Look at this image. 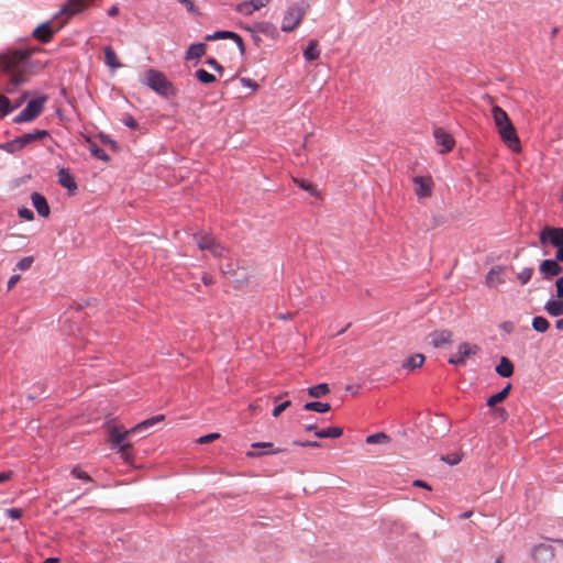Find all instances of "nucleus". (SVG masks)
Segmentation results:
<instances>
[{
	"mask_svg": "<svg viewBox=\"0 0 563 563\" xmlns=\"http://www.w3.org/2000/svg\"><path fill=\"white\" fill-rule=\"evenodd\" d=\"M206 64H207L208 66H210L211 68H213V69H214L217 73H219L220 75H222V74H223V71H224L223 66H221V65H220V64H219L214 58H208V59L206 60Z\"/></svg>",
	"mask_w": 563,
	"mask_h": 563,
	"instance_id": "nucleus-50",
	"label": "nucleus"
},
{
	"mask_svg": "<svg viewBox=\"0 0 563 563\" xmlns=\"http://www.w3.org/2000/svg\"><path fill=\"white\" fill-rule=\"evenodd\" d=\"M32 203L36 210V212L43 217L47 218L49 216V206L45 199V197L38 192H33L31 195Z\"/></svg>",
	"mask_w": 563,
	"mask_h": 563,
	"instance_id": "nucleus-20",
	"label": "nucleus"
},
{
	"mask_svg": "<svg viewBox=\"0 0 563 563\" xmlns=\"http://www.w3.org/2000/svg\"><path fill=\"white\" fill-rule=\"evenodd\" d=\"M195 77L202 84H212L216 81V77L202 68L196 70Z\"/></svg>",
	"mask_w": 563,
	"mask_h": 563,
	"instance_id": "nucleus-38",
	"label": "nucleus"
},
{
	"mask_svg": "<svg viewBox=\"0 0 563 563\" xmlns=\"http://www.w3.org/2000/svg\"><path fill=\"white\" fill-rule=\"evenodd\" d=\"M206 53V45L203 43L191 44L186 52L185 58L187 60L199 59Z\"/></svg>",
	"mask_w": 563,
	"mask_h": 563,
	"instance_id": "nucleus-25",
	"label": "nucleus"
},
{
	"mask_svg": "<svg viewBox=\"0 0 563 563\" xmlns=\"http://www.w3.org/2000/svg\"><path fill=\"white\" fill-rule=\"evenodd\" d=\"M497 132L501 141L506 144V146L509 150H511L512 152L520 151V141L517 135L516 129L510 120L507 123L498 126Z\"/></svg>",
	"mask_w": 563,
	"mask_h": 563,
	"instance_id": "nucleus-9",
	"label": "nucleus"
},
{
	"mask_svg": "<svg viewBox=\"0 0 563 563\" xmlns=\"http://www.w3.org/2000/svg\"><path fill=\"white\" fill-rule=\"evenodd\" d=\"M501 271L503 268L500 266H495L487 273L486 283L488 286H497L504 283Z\"/></svg>",
	"mask_w": 563,
	"mask_h": 563,
	"instance_id": "nucleus-27",
	"label": "nucleus"
},
{
	"mask_svg": "<svg viewBox=\"0 0 563 563\" xmlns=\"http://www.w3.org/2000/svg\"><path fill=\"white\" fill-rule=\"evenodd\" d=\"M492 117L496 129L510 120L506 111L498 106L492 108Z\"/></svg>",
	"mask_w": 563,
	"mask_h": 563,
	"instance_id": "nucleus-28",
	"label": "nucleus"
},
{
	"mask_svg": "<svg viewBox=\"0 0 563 563\" xmlns=\"http://www.w3.org/2000/svg\"><path fill=\"white\" fill-rule=\"evenodd\" d=\"M118 13H119V7H118L117 4L112 5V7L108 10V15H109V16H115Z\"/></svg>",
	"mask_w": 563,
	"mask_h": 563,
	"instance_id": "nucleus-59",
	"label": "nucleus"
},
{
	"mask_svg": "<svg viewBox=\"0 0 563 563\" xmlns=\"http://www.w3.org/2000/svg\"><path fill=\"white\" fill-rule=\"evenodd\" d=\"M424 356L422 354H413L407 357L402 363V368L411 372L416 368H419L423 365Z\"/></svg>",
	"mask_w": 563,
	"mask_h": 563,
	"instance_id": "nucleus-24",
	"label": "nucleus"
},
{
	"mask_svg": "<svg viewBox=\"0 0 563 563\" xmlns=\"http://www.w3.org/2000/svg\"><path fill=\"white\" fill-rule=\"evenodd\" d=\"M11 477V472H1L0 473V483L8 481Z\"/></svg>",
	"mask_w": 563,
	"mask_h": 563,
	"instance_id": "nucleus-61",
	"label": "nucleus"
},
{
	"mask_svg": "<svg viewBox=\"0 0 563 563\" xmlns=\"http://www.w3.org/2000/svg\"><path fill=\"white\" fill-rule=\"evenodd\" d=\"M57 561V558H48L47 560L44 561V563H56Z\"/></svg>",
	"mask_w": 563,
	"mask_h": 563,
	"instance_id": "nucleus-64",
	"label": "nucleus"
},
{
	"mask_svg": "<svg viewBox=\"0 0 563 563\" xmlns=\"http://www.w3.org/2000/svg\"><path fill=\"white\" fill-rule=\"evenodd\" d=\"M268 2H269V0H250V1H244V2H242V3H240L238 5V11L243 13V14H245V15H251L255 11L264 8Z\"/></svg>",
	"mask_w": 563,
	"mask_h": 563,
	"instance_id": "nucleus-18",
	"label": "nucleus"
},
{
	"mask_svg": "<svg viewBox=\"0 0 563 563\" xmlns=\"http://www.w3.org/2000/svg\"><path fill=\"white\" fill-rule=\"evenodd\" d=\"M415 192L418 198H426L431 195L433 181L431 177L416 176L412 179Z\"/></svg>",
	"mask_w": 563,
	"mask_h": 563,
	"instance_id": "nucleus-15",
	"label": "nucleus"
},
{
	"mask_svg": "<svg viewBox=\"0 0 563 563\" xmlns=\"http://www.w3.org/2000/svg\"><path fill=\"white\" fill-rule=\"evenodd\" d=\"M295 183L301 189L308 191L311 196H316L317 195V190H316L314 186L310 181L305 180V179H295Z\"/></svg>",
	"mask_w": 563,
	"mask_h": 563,
	"instance_id": "nucleus-43",
	"label": "nucleus"
},
{
	"mask_svg": "<svg viewBox=\"0 0 563 563\" xmlns=\"http://www.w3.org/2000/svg\"><path fill=\"white\" fill-rule=\"evenodd\" d=\"M20 280V275H12L8 280V288H12Z\"/></svg>",
	"mask_w": 563,
	"mask_h": 563,
	"instance_id": "nucleus-57",
	"label": "nucleus"
},
{
	"mask_svg": "<svg viewBox=\"0 0 563 563\" xmlns=\"http://www.w3.org/2000/svg\"><path fill=\"white\" fill-rule=\"evenodd\" d=\"M510 389H511V384H507L500 391L490 396L487 399L486 405L488 407H494L496 404L501 402L508 396Z\"/></svg>",
	"mask_w": 563,
	"mask_h": 563,
	"instance_id": "nucleus-29",
	"label": "nucleus"
},
{
	"mask_svg": "<svg viewBox=\"0 0 563 563\" xmlns=\"http://www.w3.org/2000/svg\"><path fill=\"white\" fill-rule=\"evenodd\" d=\"M55 30H53V26H52V23L51 22H44L42 24H40L34 31H33V36L43 42V43H47L51 41L53 34H54Z\"/></svg>",
	"mask_w": 563,
	"mask_h": 563,
	"instance_id": "nucleus-19",
	"label": "nucleus"
},
{
	"mask_svg": "<svg viewBox=\"0 0 563 563\" xmlns=\"http://www.w3.org/2000/svg\"><path fill=\"white\" fill-rule=\"evenodd\" d=\"M58 183L60 186L66 188L70 195L75 194L77 191V184L75 181V178L70 174V172L67 168H60L58 170Z\"/></svg>",
	"mask_w": 563,
	"mask_h": 563,
	"instance_id": "nucleus-16",
	"label": "nucleus"
},
{
	"mask_svg": "<svg viewBox=\"0 0 563 563\" xmlns=\"http://www.w3.org/2000/svg\"><path fill=\"white\" fill-rule=\"evenodd\" d=\"M198 247L201 251H208L216 258H223L228 254V249L216 241L212 236L205 233H197L194 235Z\"/></svg>",
	"mask_w": 563,
	"mask_h": 563,
	"instance_id": "nucleus-6",
	"label": "nucleus"
},
{
	"mask_svg": "<svg viewBox=\"0 0 563 563\" xmlns=\"http://www.w3.org/2000/svg\"><path fill=\"white\" fill-rule=\"evenodd\" d=\"M89 151L93 157H96L100 161L108 162L110 158L109 155L104 152V150H102L101 147H99L96 144H91L89 147Z\"/></svg>",
	"mask_w": 563,
	"mask_h": 563,
	"instance_id": "nucleus-40",
	"label": "nucleus"
},
{
	"mask_svg": "<svg viewBox=\"0 0 563 563\" xmlns=\"http://www.w3.org/2000/svg\"><path fill=\"white\" fill-rule=\"evenodd\" d=\"M560 261H556V257L544 260L541 262L539 266V271L543 278L551 279L552 277L559 276L563 268L559 264Z\"/></svg>",
	"mask_w": 563,
	"mask_h": 563,
	"instance_id": "nucleus-13",
	"label": "nucleus"
},
{
	"mask_svg": "<svg viewBox=\"0 0 563 563\" xmlns=\"http://www.w3.org/2000/svg\"><path fill=\"white\" fill-rule=\"evenodd\" d=\"M531 555L538 562H549L554 558V548L550 543H540L533 547Z\"/></svg>",
	"mask_w": 563,
	"mask_h": 563,
	"instance_id": "nucleus-14",
	"label": "nucleus"
},
{
	"mask_svg": "<svg viewBox=\"0 0 563 563\" xmlns=\"http://www.w3.org/2000/svg\"><path fill=\"white\" fill-rule=\"evenodd\" d=\"M544 310L551 317H560L563 314V300L561 299H549L544 305Z\"/></svg>",
	"mask_w": 563,
	"mask_h": 563,
	"instance_id": "nucleus-23",
	"label": "nucleus"
},
{
	"mask_svg": "<svg viewBox=\"0 0 563 563\" xmlns=\"http://www.w3.org/2000/svg\"><path fill=\"white\" fill-rule=\"evenodd\" d=\"M232 41H234L241 55H243L245 53V46L243 43V38L238 33H235V36L232 38Z\"/></svg>",
	"mask_w": 563,
	"mask_h": 563,
	"instance_id": "nucleus-53",
	"label": "nucleus"
},
{
	"mask_svg": "<svg viewBox=\"0 0 563 563\" xmlns=\"http://www.w3.org/2000/svg\"><path fill=\"white\" fill-rule=\"evenodd\" d=\"M556 296L563 299V276L559 277L556 283Z\"/></svg>",
	"mask_w": 563,
	"mask_h": 563,
	"instance_id": "nucleus-54",
	"label": "nucleus"
},
{
	"mask_svg": "<svg viewBox=\"0 0 563 563\" xmlns=\"http://www.w3.org/2000/svg\"><path fill=\"white\" fill-rule=\"evenodd\" d=\"M413 486H416V487H422V488H426V489H431V488H430V486H429L426 482H423V481H421V479H416V481L413 482Z\"/></svg>",
	"mask_w": 563,
	"mask_h": 563,
	"instance_id": "nucleus-58",
	"label": "nucleus"
},
{
	"mask_svg": "<svg viewBox=\"0 0 563 563\" xmlns=\"http://www.w3.org/2000/svg\"><path fill=\"white\" fill-rule=\"evenodd\" d=\"M433 136L435 140L437 145L441 146L440 153L445 154L453 150L455 145V141L448 131H445L442 128H435L433 130Z\"/></svg>",
	"mask_w": 563,
	"mask_h": 563,
	"instance_id": "nucleus-12",
	"label": "nucleus"
},
{
	"mask_svg": "<svg viewBox=\"0 0 563 563\" xmlns=\"http://www.w3.org/2000/svg\"><path fill=\"white\" fill-rule=\"evenodd\" d=\"M542 245L550 244L556 247V261L563 263V228L544 227L539 234Z\"/></svg>",
	"mask_w": 563,
	"mask_h": 563,
	"instance_id": "nucleus-4",
	"label": "nucleus"
},
{
	"mask_svg": "<svg viewBox=\"0 0 563 563\" xmlns=\"http://www.w3.org/2000/svg\"><path fill=\"white\" fill-rule=\"evenodd\" d=\"M32 53L33 52L31 49H16L1 54L0 67H2L4 70H10L20 66L21 64H25Z\"/></svg>",
	"mask_w": 563,
	"mask_h": 563,
	"instance_id": "nucleus-8",
	"label": "nucleus"
},
{
	"mask_svg": "<svg viewBox=\"0 0 563 563\" xmlns=\"http://www.w3.org/2000/svg\"><path fill=\"white\" fill-rule=\"evenodd\" d=\"M70 475L77 479H80V481H84V482H87V483H91L92 482V478L90 477V475L84 471H81L79 467H74L71 471H70Z\"/></svg>",
	"mask_w": 563,
	"mask_h": 563,
	"instance_id": "nucleus-42",
	"label": "nucleus"
},
{
	"mask_svg": "<svg viewBox=\"0 0 563 563\" xmlns=\"http://www.w3.org/2000/svg\"><path fill=\"white\" fill-rule=\"evenodd\" d=\"M164 419V415H157L139 422L129 430H125L122 427L111 426L108 428V440L113 449H117L119 452L123 453L131 448V443L128 441V438L134 434H143L147 432L153 426L163 421Z\"/></svg>",
	"mask_w": 563,
	"mask_h": 563,
	"instance_id": "nucleus-1",
	"label": "nucleus"
},
{
	"mask_svg": "<svg viewBox=\"0 0 563 563\" xmlns=\"http://www.w3.org/2000/svg\"><path fill=\"white\" fill-rule=\"evenodd\" d=\"M495 371L500 377L507 378L514 374V365L508 357L501 356Z\"/></svg>",
	"mask_w": 563,
	"mask_h": 563,
	"instance_id": "nucleus-22",
	"label": "nucleus"
},
{
	"mask_svg": "<svg viewBox=\"0 0 563 563\" xmlns=\"http://www.w3.org/2000/svg\"><path fill=\"white\" fill-rule=\"evenodd\" d=\"M555 328H556L559 331H563V318H562V319L556 320V322H555Z\"/></svg>",
	"mask_w": 563,
	"mask_h": 563,
	"instance_id": "nucleus-63",
	"label": "nucleus"
},
{
	"mask_svg": "<svg viewBox=\"0 0 563 563\" xmlns=\"http://www.w3.org/2000/svg\"><path fill=\"white\" fill-rule=\"evenodd\" d=\"M23 98H20L19 100H16L15 104H11V101L9 100V98H7L5 96H0V113L2 117L9 114L12 110H14L15 108H18L21 102H22Z\"/></svg>",
	"mask_w": 563,
	"mask_h": 563,
	"instance_id": "nucleus-30",
	"label": "nucleus"
},
{
	"mask_svg": "<svg viewBox=\"0 0 563 563\" xmlns=\"http://www.w3.org/2000/svg\"><path fill=\"white\" fill-rule=\"evenodd\" d=\"M494 413L497 418H499L501 420H506L508 417V413H507L506 409H504V408H495Z\"/></svg>",
	"mask_w": 563,
	"mask_h": 563,
	"instance_id": "nucleus-56",
	"label": "nucleus"
},
{
	"mask_svg": "<svg viewBox=\"0 0 563 563\" xmlns=\"http://www.w3.org/2000/svg\"><path fill=\"white\" fill-rule=\"evenodd\" d=\"M251 451L246 452L247 457H261L264 455H275L286 452V449L275 448L271 442H254L251 444Z\"/></svg>",
	"mask_w": 563,
	"mask_h": 563,
	"instance_id": "nucleus-10",
	"label": "nucleus"
},
{
	"mask_svg": "<svg viewBox=\"0 0 563 563\" xmlns=\"http://www.w3.org/2000/svg\"><path fill=\"white\" fill-rule=\"evenodd\" d=\"M305 431L316 433V431H319V430L314 423H308L305 426Z\"/></svg>",
	"mask_w": 563,
	"mask_h": 563,
	"instance_id": "nucleus-60",
	"label": "nucleus"
},
{
	"mask_svg": "<svg viewBox=\"0 0 563 563\" xmlns=\"http://www.w3.org/2000/svg\"><path fill=\"white\" fill-rule=\"evenodd\" d=\"M202 282H203V284H205L206 286H208V285H211V284H212L213 279H212V277H211L210 275H207V274H206V275H203V277H202Z\"/></svg>",
	"mask_w": 563,
	"mask_h": 563,
	"instance_id": "nucleus-62",
	"label": "nucleus"
},
{
	"mask_svg": "<svg viewBox=\"0 0 563 563\" xmlns=\"http://www.w3.org/2000/svg\"><path fill=\"white\" fill-rule=\"evenodd\" d=\"M533 269L530 267H526L517 274V279L520 282L521 285H526L531 279Z\"/></svg>",
	"mask_w": 563,
	"mask_h": 563,
	"instance_id": "nucleus-41",
	"label": "nucleus"
},
{
	"mask_svg": "<svg viewBox=\"0 0 563 563\" xmlns=\"http://www.w3.org/2000/svg\"><path fill=\"white\" fill-rule=\"evenodd\" d=\"M240 82L242 84V86L252 88L253 90H256L258 88V85L250 78L243 77L240 79Z\"/></svg>",
	"mask_w": 563,
	"mask_h": 563,
	"instance_id": "nucleus-52",
	"label": "nucleus"
},
{
	"mask_svg": "<svg viewBox=\"0 0 563 563\" xmlns=\"http://www.w3.org/2000/svg\"><path fill=\"white\" fill-rule=\"evenodd\" d=\"M309 8V4L306 1H299L290 5L282 22V31L283 32H291L294 31L299 23L301 22L302 18L305 16L307 9Z\"/></svg>",
	"mask_w": 563,
	"mask_h": 563,
	"instance_id": "nucleus-3",
	"label": "nucleus"
},
{
	"mask_svg": "<svg viewBox=\"0 0 563 563\" xmlns=\"http://www.w3.org/2000/svg\"><path fill=\"white\" fill-rule=\"evenodd\" d=\"M5 515L7 517L13 519V520H16V519H20L22 517V509L20 508H9L5 510Z\"/></svg>",
	"mask_w": 563,
	"mask_h": 563,
	"instance_id": "nucleus-49",
	"label": "nucleus"
},
{
	"mask_svg": "<svg viewBox=\"0 0 563 563\" xmlns=\"http://www.w3.org/2000/svg\"><path fill=\"white\" fill-rule=\"evenodd\" d=\"M320 55V52L318 49V42L316 40H311L308 43V46L303 51V58L308 62H312L317 59Z\"/></svg>",
	"mask_w": 563,
	"mask_h": 563,
	"instance_id": "nucleus-31",
	"label": "nucleus"
},
{
	"mask_svg": "<svg viewBox=\"0 0 563 563\" xmlns=\"http://www.w3.org/2000/svg\"><path fill=\"white\" fill-rule=\"evenodd\" d=\"M219 437H220L219 433H209V434L200 437L198 439V443H200V444L209 443V442L218 439Z\"/></svg>",
	"mask_w": 563,
	"mask_h": 563,
	"instance_id": "nucleus-51",
	"label": "nucleus"
},
{
	"mask_svg": "<svg viewBox=\"0 0 563 563\" xmlns=\"http://www.w3.org/2000/svg\"><path fill=\"white\" fill-rule=\"evenodd\" d=\"M47 96L31 99L26 107L13 119L15 123L31 122L43 111Z\"/></svg>",
	"mask_w": 563,
	"mask_h": 563,
	"instance_id": "nucleus-7",
	"label": "nucleus"
},
{
	"mask_svg": "<svg viewBox=\"0 0 563 563\" xmlns=\"http://www.w3.org/2000/svg\"><path fill=\"white\" fill-rule=\"evenodd\" d=\"M531 327L534 331L544 333L550 328V323L544 317L537 316L532 319Z\"/></svg>",
	"mask_w": 563,
	"mask_h": 563,
	"instance_id": "nucleus-35",
	"label": "nucleus"
},
{
	"mask_svg": "<svg viewBox=\"0 0 563 563\" xmlns=\"http://www.w3.org/2000/svg\"><path fill=\"white\" fill-rule=\"evenodd\" d=\"M122 123L128 126L129 129L131 130H135L137 128V122L136 120L129 113H125L123 117H122Z\"/></svg>",
	"mask_w": 563,
	"mask_h": 563,
	"instance_id": "nucleus-45",
	"label": "nucleus"
},
{
	"mask_svg": "<svg viewBox=\"0 0 563 563\" xmlns=\"http://www.w3.org/2000/svg\"><path fill=\"white\" fill-rule=\"evenodd\" d=\"M142 84L161 96H169L174 90L173 84L162 71L156 69H148Z\"/></svg>",
	"mask_w": 563,
	"mask_h": 563,
	"instance_id": "nucleus-2",
	"label": "nucleus"
},
{
	"mask_svg": "<svg viewBox=\"0 0 563 563\" xmlns=\"http://www.w3.org/2000/svg\"><path fill=\"white\" fill-rule=\"evenodd\" d=\"M294 445L302 446V448H320L321 443L318 441H299L295 440L292 442Z\"/></svg>",
	"mask_w": 563,
	"mask_h": 563,
	"instance_id": "nucleus-47",
	"label": "nucleus"
},
{
	"mask_svg": "<svg viewBox=\"0 0 563 563\" xmlns=\"http://www.w3.org/2000/svg\"><path fill=\"white\" fill-rule=\"evenodd\" d=\"M104 63L112 69L121 67L115 52L110 46L104 47Z\"/></svg>",
	"mask_w": 563,
	"mask_h": 563,
	"instance_id": "nucleus-32",
	"label": "nucleus"
},
{
	"mask_svg": "<svg viewBox=\"0 0 563 563\" xmlns=\"http://www.w3.org/2000/svg\"><path fill=\"white\" fill-rule=\"evenodd\" d=\"M86 9L87 4L85 0H67V2L60 8V12L68 16H74Z\"/></svg>",
	"mask_w": 563,
	"mask_h": 563,
	"instance_id": "nucleus-17",
	"label": "nucleus"
},
{
	"mask_svg": "<svg viewBox=\"0 0 563 563\" xmlns=\"http://www.w3.org/2000/svg\"><path fill=\"white\" fill-rule=\"evenodd\" d=\"M388 442H389V437L384 432H377L374 434H369L366 438L367 444H380V443H388Z\"/></svg>",
	"mask_w": 563,
	"mask_h": 563,
	"instance_id": "nucleus-37",
	"label": "nucleus"
},
{
	"mask_svg": "<svg viewBox=\"0 0 563 563\" xmlns=\"http://www.w3.org/2000/svg\"><path fill=\"white\" fill-rule=\"evenodd\" d=\"M235 36V32L232 31H217L212 34H208L206 36L207 41H216V40H224L230 38L232 40Z\"/></svg>",
	"mask_w": 563,
	"mask_h": 563,
	"instance_id": "nucleus-39",
	"label": "nucleus"
},
{
	"mask_svg": "<svg viewBox=\"0 0 563 563\" xmlns=\"http://www.w3.org/2000/svg\"><path fill=\"white\" fill-rule=\"evenodd\" d=\"M343 434V429L339 427H328L316 431V437L320 439H336Z\"/></svg>",
	"mask_w": 563,
	"mask_h": 563,
	"instance_id": "nucleus-26",
	"label": "nucleus"
},
{
	"mask_svg": "<svg viewBox=\"0 0 563 563\" xmlns=\"http://www.w3.org/2000/svg\"><path fill=\"white\" fill-rule=\"evenodd\" d=\"M330 405L328 402L321 401H309L303 405V409L307 411H316L319 413H324L330 410Z\"/></svg>",
	"mask_w": 563,
	"mask_h": 563,
	"instance_id": "nucleus-34",
	"label": "nucleus"
},
{
	"mask_svg": "<svg viewBox=\"0 0 563 563\" xmlns=\"http://www.w3.org/2000/svg\"><path fill=\"white\" fill-rule=\"evenodd\" d=\"M479 351V346L476 344L461 343L455 354L449 358V363L452 365H463L467 357L475 355Z\"/></svg>",
	"mask_w": 563,
	"mask_h": 563,
	"instance_id": "nucleus-11",
	"label": "nucleus"
},
{
	"mask_svg": "<svg viewBox=\"0 0 563 563\" xmlns=\"http://www.w3.org/2000/svg\"><path fill=\"white\" fill-rule=\"evenodd\" d=\"M431 343L434 347H442L452 341V333L449 330H439L430 333Z\"/></svg>",
	"mask_w": 563,
	"mask_h": 563,
	"instance_id": "nucleus-21",
	"label": "nucleus"
},
{
	"mask_svg": "<svg viewBox=\"0 0 563 563\" xmlns=\"http://www.w3.org/2000/svg\"><path fill=\"white\" fill-rule=\"evenodd\" d=\"M179 3H181L188 12H196V7L191 0H177Z\"/></svg>",
	"mask_w": 563,
	"mask_h": 563,
	"instance_id": "nucleus-55",
	"label": "nucleus"
},
{
	"mask_svg": "<svg viewBox=\"0 0 563 563\" xmlns=\"http://www.w3.org/2000/svg\"><path fill=\"white\" fill-rule=\"evenodd\" d=\"M18 214L20 218L24 219V220H27V221H31L34 219V213L31 209L26 208V207H22L18 210Z\"/></svg>",
	"mask_w": 563,
	"mask_h": 563,
	"instance_id": "nucleus-46",
	"label": "nucleus"
},
{
	"mask_svg": "<svg viewBox=\"0 0 563 563\" xmlns=\"http://www.w3.org/2000/svg\"><path fill=\"white\" fill-rule=\"evenodd\" d=\"M33 262V256H25L16 263L15 268L22 272L27 271L32 266Z\"/></svg>",
	"mask_w": 563,
	"mask_h": 563,
	"instance_id": "nucleus-44",
	"label": "nucleus"
},
{
	"mask_svg": "<svg viewBox=\"0 0 563 563\" xmlns=\"http://www.w3.org/2000/svg\"><path fill=\"white\" fill-rule=\"evenodd\" d=\"M291 405L290 400H285L273 409V416L278 417L284 410Z\"/></svg>",
	"mask_w": 563,
	"mask_h": 563,
	"instance_id": "nucleus-48",
	"label": "nucleus"
},
{
	"mask_svg": "<svg viewBox=\"0 0 563 563\" xmlns=\"http://www.w3.org/2000/svg\"><path fill=\"white\" fill-rule=\"evenodd\" d=\"M25 82V77L23 75H13L9 78V82L7 84L5 91L8 93H13L18 89L19 86Z\"/></svg>",
	"mask_w": 563,
	"mask_h": 563,
	"instance_id": "nucleus-36",
	"label": "nucleus"
},
{
	"mask_svg": "<svg viewBox=\"0 0 563 563\" xmlns=\"http://www.w3.org/2000/svg\"><path fill=\"white\" fill-rule=\"evenodd\" d=\"M330 393L329 385L325 383H320L318 385L311 386L308 388V395L313 398H320Z\"/></svg>",
	"mask_w": 563,
	"mask_h": 563,
	"instance_id": "nucleus-33",
	"label": "nucleus"
},
{
	"mask_svg": "<svg viewBox=\"0 0 563 563\" xmlns=\"http://www.w3.org/2000/svg\"><path fill=\"white\" fill-rule=\"evenodd\" d=\"M48 135L46 130H34L33 132L24 133L13 140L8 141L3 148L9 153H15L23 150L29 144L40 141Z\"/></svg>",
	"mask_w": 563,
	"mask_h": 563,
	"instance_id": "nucleus-5",
	"label": "nucleus"
}]
</instances>
